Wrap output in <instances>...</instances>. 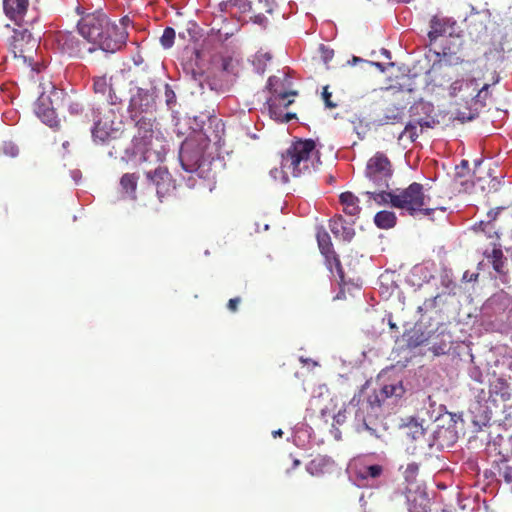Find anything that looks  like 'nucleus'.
Listing matches in <instances>:
<instances>
[{"mask_svg": "<svg viewBox=\"0 0 512 512\" xmlns=\"http://www.w3.org/2000/svg\"><path fill=\"white\" fill-rule=\"evenodd\" d=\"M80 35L91 46L85 50L89 53L101 49L114 53L126 42L127 32L123 26L110 22L106 14L96 11L81 17L77 23Z\"/></svg>", "mask_w": 512, "mask_h": 512, "instance_id": "nucleus-1", "label": "nucleus"}, {"mask_svg": "<svg viewBox=\"0 0 512 512\" xmlns=\"http://www.w3.org/2000/svg\"><path fill=\"white\" fill-rule=\"evenodd\" d=\"M375 203L378 205H391L405 211L410 216L418 214L430 215L436 210L444 212L446 208L436 203L425 193L424 186L413 182L408 187L390 192L377 193Z\"/></svg>", "mask_w": 512, "mask_h": 512, "instance_id": "nucleus-2", "label": "nucleus"}, {"mask_svg": "<svg viewBox=\"0 0 512 512\" xmlns=\"http://www.w3.org/2000/svg\"><path fill=\"white\" fill-rule=\"evenodd\" d=\"M472 368L470 369V376L473 380L483 383L485 378H488V389H479L476 398L479 403H484L487 408L490 405L497 407L499 403H505L511 399V387L507 379L502 376H497L495 373L490 375L489 362L484 363V354L478 356L470 354Z\"/></svg>", "mask_w": 512, "mask_h": 512, "instance_id": "nucleus-3", "label": "nucleus"}, {"mask_svg": "<svg viewBox=\"0 0 512 512\" xmlns=\"http://www.w3.org/2000/svg\"><path fill=\"white\" fill-rule=\"evenodd\" d=\"M319 162L316 144L312 139H298L282 155L281 170L283 178L300 177L311 174Z\"/></svg>", "mask_w": 512, "mask_h": 512, "instance_id": "nucleus-4", "label": "nucleus"}, {"mask_svg": "<svg viewBox=\"0 0 512 512\" xmlns=\"http://www.w3.org/2000/svg\"><path fill=\"white\" fill-rule=\"evenodd\" d=\"M363 390L354 395L346 405V412L353 413L352 426L356 432L367 431L372 436H377V423L382 412V404L377 395L372 393L365 399H361Z\"/></svg>", "mask_w": 512, "mask_h": 512, "instance_id": "nucleus-5", "label": "nucleus"}, {"mask_svg": "<svg viewBox=\"0 0 512 512\" xmlns=\"http://www.w3.org/2000/svg\"><path fill=\"white\" fill-rule=\"evenodd\" d=\"M366 176L373 184L374 189L366 191L365 194L375 202L376 194L386 191L389 187L392 168L388 157L383 153L377 152L370 158L366 166Z\"/></svg>", "mask_w": 512, "mask_h": 512, "instance_id": "nucleus-6", "label": "nucleus"}, {"mask_svg": "<svg viewBox=\"0 0 512 512\" xmlns=\"http://www.w3.org/2000/svg\"><path fill=\"white\" fill-rule=\"evenodd\" d=\"M63 90L57 89L51 83L43 87V91L35 102V113L43 123L50 127L58 125L56 109L63 101Z\"/></svg>", "mask_w": 512, "mask_h": 512, "instance_id": "nucleus-7", "label": "nucleus"}, {"mask_svg": "<svg viewBox=\"0 0 512 512\" xmlns=\"http://www.w3.org/2000/svg\"><path fill=\"white\" fill-rule=\"evenodd\" d=\"M38 47L37 40L27 30H14L9 42V48L15 58H21L31 64Z\"/></svg>", "mask_w": 512, "mask_h": 512, "instance_id": "nucleus-8", "label": "nucleus"}, {"mask_svg": "<svg viewBox=\"0 0 512 512\" xmlns=\"http://www.w3.org/2000/svg\"><path fill=\"white\" fill-rule=\"evenodd\" d=\"M405 94L400 90H388L385 97L387 106L383 111V116L379 120L380 124H397L402 123L405 117L407 102Z\"/></svg>", "mask_w": 512, "mask_h": 512, "instance_id": "nucleus-9", "label": "nucleus"}, {"mask_svg": "<svg viewBox=\"0 0 512 512\" xmlns=\"http://www.w3.org/2000/svg\"><path fill=\"white\" fill-rule=\"evenodd\" d=\"M51 44L61 53L71 57H82L86 43L70 31H55L49 36Z\"/></svg>", "mask_w": 512, "mask_h": 512, "instance_id": "nucleus-10", "label": "nucleus"}, {"mask_svg": "<svg viewBox=\"0 0 512 512\" xmlns=\"http://www.w3.org/2000/svg\"><path fill=\"white\" fill-rule=\"evenodd\" d=\"M146 178L155 187L160 201L169 196L176 188L175 180L164 166H158L154 171L146 172Z\"/></svg>", "mask_w": 512, "mask_h": 512, "instance_id": "nucleus-11", "label": "nucleus"}, {"mask_svg": "<svg viewBox=\"0 0 512 512\" xmlns=\"http://www.w3.org/2000/svg\"><path fill=\"white\" fill-rule=\"evenodd\" d=\"M155 104L154 92L143 88H137L132 94L128 106V112L132 120L152 111Z\"/></svg>", "mask_w": 512, "mask_h": 512, "instance_id": "nucleus-12", "label": "nucleus"}, {"mask_svg": "<svg viewBox=\"0 0 512 512\" xmlns=\"http://www.w3.org/2000/svg\"><path fill=\"white\" fill-rule=\"evenodd\" d=\"M407 389L402 379H391L387 383H383L379 390H374L373 395H377L380 403L383 405L385 401L390 400L396 403L403 398Z\"/></svg>", "mask_w": 512, "mask_h": 512, "instance_id": "nucleus-13", "label": "nucleus"}, {"mask_svg": "<svg viewBox=\"0 0 512 512\" xmlns=\"http://www.w3.org/2000/svg\"><path fill=\"white\" fill-rule=\"evenodd\" d=\"M135 121L136 132L133 135V145L136 149H143L150 144L153 138L152 119L147 116L138 117Z\"/></svg>", "mask_w": 512, "mask_h": 512, "instance_id": "nucleus-14", "label": "nucleus"}, {"mask_svg": "<svg viewBox=\"0 0 512 512\" xmlns=\"http://www.w3.org/2000/svg\"><path fill=\"white\" fill-rule=\"evenodd\" d=\"M278 81L279 79L276 76L269 77L267 81V88L272 93V97H270L267 101L269 113H274L275 108H280L281 106L287 108L294 102L293 99L287 100V98L291 95H296V92H286L278 90V88L276 87Z\"/></svg>", "mask_w": 512, "mask_h": 512, "instance_id": "nucleus-15", "label": "nucleus"}, {"mask_svg": "<svg viewBox=\"0 0 512 512\" xmlns=\"http://www.w3.org/2000/svg\"><path fill=\"white\" fill-rule=\"evenodd\" d=\"M179 157L182 167L186 171L196 173L198 176L202 177L205 161L203 160L200 150L189 151L187 148H182Z\"/></svg>", "mask_w": 512, "mask_h": 512, "instance_id": "nucleus-16", "label": "nucleus"}, {"mask_svg": "<svg viewBox=\"0 0 512 512\" xmlns=\"http://www.w3.org/2000/svg\"><path fill=\"white\" fill-rule=\"evenodd\" d=\"M436 121L430 115H426L425 117L414 118L410 120L404 130L399 135L398 139L401 140L404 137L408 138L411 142L416 141L419 136L418 128L422 131L424 128H432L435 125Z\"/></svg>", "mask_w": 512, "mask_h": 512, "instance_id": "nucleus-17", "label": "nucleus"}, {"mask_svg": "<svg viewBox=\"0 0 512 512\" xmlns=\"http://www.w3.org/2000/svg\"><path fill=\"white\" fill-rule=\"evenodd\" d=\"M455 25V21L434 16L430 21V30L428 32L430 42L442 36H453L455 33Z\"/></svg>", "mask_w": 512, "mask_h": 512, "instance_id": "nucleus-18", "label": "nucleus"}, {"mask_svg": "<svg viewBox=\"0 0 512 512\" xmlns=\"http://www.w3.org/2000/svg\"><path fill=\"white\" fill-rule=\"evenodd\" d=\"M429 337L430 334L425 330L423 324L416 323L403 333L402 340L406 343L407 348L412 349L427 342Z\"/></svg>", "mask_w": 512, "mask_h": 512, "instance_id": "nucleus-19", "label": "nucleus"}, {"mask_svg": "<svg viewBox=\"0 0 512 512\" xmlns=\"http://www.w3.org/2000/svg\"><path fill=\"white\" fill-rule=\"evenodd\" d=\"M28 0H4L3 9L6 16L20 25L27 12Z\"/></svg>", "mask_w": 512, "mask_h": 512, "instance_id": "nucleus-20", "label": "nucleus"}, {"mask_svg": "<svg viewBox=\"0 0 512 512\" xmlns=\"http://www.w3.org/2000/svg\"><path fill=\"white\" fill-rule=\"evenodd\" d=\"M409 512L430 511V498L425 491L409 492L407 495Z\"/></svg>", "mask_w": 512, "mask_h": 512, "instance_id": "nucleus-21", "label": "nucleus"}, {"mask_svg": "<svg viewBox=\"0 0 512 512\" xmlns=\"http://www.w3.org/2000/svg\"><path fill=\"white\" fill-rule=\"evenodd\" d=\"M113 125V121L109 120L108 117L105 119H98L92 129V135L94 139H98L99 141L104 142L108 138L112 137L113 133L117 130Z\"/></svg>", "mask_w": 512, "mask_h": 512, "instance_id": "nucleus-22", "label": "nucleus"}, {"mask_svg": "<svg viewBox=\"0 0 512 512\" xmlns=\"http://www.w3.org/2000/svg\"><path fill=\"white\" fill-rule=\"evenodd\" d=\"M339 201L343 206V212L346 215L357 217L361 212L359 206V198L350 191H346L340 194Z\"/></svg>", "mask_w": 512, "mask_h": 512, "instance_id": "nucleus-23", "label": "nucleus"}, {"mask_svg": "<svg viewBox=\"0 0 512 512\" xmlns=\"http://www.w3.org/2000/svg\"><path fill=\"white\" fill-rule=\"evenodd\" d=\"M484 256L488 259V261L492 264L494 270L502 274L504 272V264L506 258L504 257L503 251L501 249V245L494 244L491 252L485 251Z\"/></svg>", "mask_w": 512, "mask_h": 512, "instance_id": "nucleus-24", "label": "nucleus"}, {"mask_svg": "<svg viewBox=\"0 0 512 512\" xmlns=\"http://www.w3.org/2000/svg\"><path fill=\"white\" fill-rule=\"evenodd\" d=\"M220 10L226 13H233L237 9L240 13H246L251 9L249 0H227L219 4Z\"/></svg>", "mask_w": 512, "mask_h": 512, "instance_id": "nucleus-25", "label": "nucleus"}, {"mask_svg": "<svg viewBox=\"0 0 512 512\" xmlns=\"http://www.w3.org/2000/svg\"><path fill=\"white\" fill-rule=\"evenodd\" d=\"M397 217L392 211H379L374 217L376 226L380 229H390L396 225Z\"/></svg>", "mask_w": 512, "mask_h": 512, "instance_id": "nucleus-26", "label": "nucleus"}, {"mask_svg": "<svg viewBox=\"0 0 512 512\" xmlns=\"http://www.w3.org/2000/svg\"><path fill=\"white\" fill-rule=\"evenodd\" d=\"M384 468L382 465L374 464V465H367L360 467L356 475L359 479L367 480L369 478L371 479H377L383 474Z\"/></svg>", "mask_w": 512, "mask_h": 512, "instance_id": "nucleus-27", "label": "nucleus"}, {"mask_svg": "<svg viewBox=\"0 0 512 512\" xmlns=\"http://www.w3.org/2000/svg\"><path fill=\"white\" fill-rule=\"evenodd\" d=\"M317 242L322 254H328L332 258H334V249L333 244L331 242V237L327 231L321 229L317 232Z\"/></svg>", "mask_w": 512, "mask_h": 512, "instance_id": "nucleus-28", "label": "nucleus"}, {"mask_svg": "<svg viewBox=\"0 0 512 512\" xmlns=\"http://www.w3.org/2000/svg\"><path fill=\"white\" fill-rule=\"evenodd\" d=\"M138 180L139 176L136 173H125L120 179L123 190L132 195L133 198H135Z\"/></svg>", "mask_w": 512, "mask_h": 512, "instance_id": "nucleus-29", "label": "nucleus"}, {"mask_svg": "<svg viewBox=\"0 0 512 512\" xmlns=\"http://www.w3.org/2000/svg\"><path fill=\"white\" fill-rule=\"evenodd\" d=\"M322 255L325 257L326 264H327L328 268L332 271V268L335 267L338 275L343 280L344 272H343V268H342V265H341L338 255L335 252H334V258H332L328 254H322Z\"/></svg>", "mask_w": 512, "mask_h": 512, "instance_id": "nucleus-30", "label": "nucleus"}, {"mask_svg": "<svg viewBox=\"0 0 512 512\" xmlns=\"http://www.w3.org/2000/svg\"><path fill=\"white\" fill-rule=\"evenodd\" d=\"M175 30L172 27H166L160 38V43L164 48H170L174 44Z\"/></svg>", "mask_w": 512, "mask_h": 512, "instance_id": "nucleus-31", "label": "nucleus"}, {"mask_svg": "<svg viewBox=\"0 0 512 512\" xmlns=\"http://www.w3.org/2000/svg\"><path fill=\"white\" fill-rule=\"evenodd\" d=\"M93 89L95 93L105 94L108 91H111V87L107 81L106 77H97L94 79Z\"/></svg>", "mask_w": 512, "mask_h": 512, "instance_id": "nucleus-32", "label": "nucleus"}, {"mask_svg": "<svg viewBox=\"0 0 512 512\" xmlns=\"http://www.w3.org/2000/svg\"><path fill=\"white\" fill-rule=\"evenodd\" d=\"M344 223L345 221L342 215H336L330 220L329 226L335 236H339L341 234L342 229L345 227Z\"/></svg>", "mask_w": 512, "mask_h": 512, "instance_id": "nucleus-33", "label": "nucleus"}, {"mask_svg": "<svg viewBox=\"0 0 512 512\" xmlns=\"http://www.w3.org/2000/svg\"><path fill=\"white\" fill-rule=\"evenodd\" d=\"M501 210H503V207H497L495 209H491L487 213L488 221L487 222L481 221L480 224H479V226L481 227L482 231L486 232V228L489 227L491 222L496 220V218H497V216H498V214L500 213Z\"/></svg>", "mask_w": 512, "mask_h": 512, "instance_id": "nucleus-34", "label": "nucleus"}, {"mask_svg": "<svg viewBox=\"0 0 512 512\" xmlns=\"http://www.w3.org/2000/svg\"><path fill=\"white\" fill-rule=\"evenodd\" d=\"M348 418L353 420V413L346 412V406L340 410L333 418V426L334 425H343Z\"/></svg>", "mask_w": 512, "mask_h": 512, "instance_id": "nucleus-35", "label": "nucleus"}, {"mask_svg": "<svg viewBox=\"0 0 512 512\" xmlns=\"http://www.w3.org/2000/svg\"><path fill=\"white\" fill-rule=\"evenodd\" d=\"M237 62L232 57H224L222 59V69L225 72L235 74Z\"/></svg>", "mask_w": 512, "mask_h": 512, "instance_id": "nucleus-36", "label": "nucleus"}, {"mask_svg": "<svg viewBox=\"0 0 512 512\" xmlns=\"http://www.w3.org/2000/svg\"><path fill=\"white\" fill-rule=\"evenodd\" d=\"M278 109L279 108H275V112L274 113H270V115L277 121H280V122H283V123H286V122H289L290 120L296 118V114L294 113H285V114H282V112H278Z\"/></svg>", "mask_w": 512, "mask_h": 512, "instance_id": "nucleus-37", "label": "nucleus"}, {"mask_svg": "<svg viewBox=\"0 0 512 512\" xmlns=\"http://www.w3.org/2000/svg\"><path fill=\"white\" fill-rule=\"evenodd\" d=\"M331 97H332V94H331V92H329L328 86H325L323 88L322 98L324 100L325 106L329 109H333V108L337 107V104L332 102Z\"/></svg>", "mask_w": 512, "mask_h": 512, "instance_id": "nucleus-38", "label": "nucleus"}, {"mask_svg": "<svg viewBox=\"0 0 512 512\" xmlns=\"http://www.w3.org/2000/svg\"><path fill=\"white\" fill-rule=\"evenodd\" d=\"M468 21V28L471 29L472 27L471 26H474V30L475 32L477 33L476 36H478L479 34H481L482 32H485L486 31V26L483 24V22H478V23H474L472 20H467ZM469 34L471 36H473V31L472 30H469Z\"/></svg>", "mask_w": 512, "mask_h": 512, "instance_id": "nucleus-39", "label": "nucleus"}, {"mask_svg": "<svg viewBox=\"0 0 512 512\" xmlns=\"http://www.w3.org/2000/svg\"><path fill=\"white\" fill-rule=\"evenodd\" d=\"M4 153L15 157L18 154V148L13 143H5L3 146Z\"/></svg>", "mask_w": 512, "mask_h": 512, "instance_id": "nucleus-40", "label": "nucleus"}, {"mask_svg": "<svg viewBox=\"0 0 512 512\" xmlns=\"http://www.w3.org/2000/svg\"><path fill=\"white\" fill-rule=\"evenodd\" d=\"M165 97H166L167 105H169V106L176 102V95H175L174 91L168 85H166Z\"/></svg>", "mask_w": 512, "mask_h": 512, "instance_id": "nucleus-41", "label": "nucleus"}, {"mask_svg": "<svg viewBox=\"0 0 512 512\" xmlns=\"http://www.w3.org/2000/svg\"><path fill=\"white\" fill-rule=\"evenodd\" d=\"M241 302V298L240 297H235V298H232L228 301L227 303V308L231 311V312H236L238 310V306Z\"/></svg>", "mask_w": 512, "mask_h": 512, "instance_id": "nucleus-42", "label": "nucleus"}, {"mask_svg": "<svg viewBox=\"0 0 512 512\" xmlns=\"http://www.w3.org/2000/svg\"><path fill=\"white\" fill-rule=\"evenodd\" d=\"M426 108H430V105H427V104L422 103V102L413 105L410 108L411 116L417 115L419 113V110H425Z\"/></svg>", "mask_w": 512, "mask_h": 512, "instance_id": "nucleus-43", "label": "nucleus"}, {"mask_svg": "<svg viewBox=\"0 0 512 512\" xmlns=\"http://www.w3.org/2000/svg\"><path fill=\"white\" fill-rule=\"evenodd\" d=\"M339 236H341L346 241H350L354 236V230L349 227H344Z\"/></svg>", "mask_w": 512, "mask_h": 512, "instance_id": "nucleus-44", "label": "nucleus"}, {"mask_svg": "<svg viewBox=\"0 0 512 512\" xmlns=\"http://www.w3.org/2000/svg\"><path fill=\"white\" fill-rule=\"evenodd\" d=\"M417 472H418V465L415 463H411V464H408L405 474H406V477L408 478L412 475L417 474Z\"/></svg>", "mask_w": 512, "mask_h": 512, "instance_id": "nucleus-45", "label": "nucleus"}, {"mask_svg": "<svg viewBox=\"0 0 512 512\" xmlns=\"http://www.w3.org/2000/svg\"><path fill=\"white\" fill-rule=\"evenodd\" d=\"M217 33L219 35L220 39L227 40L230 36L233 35V30H224L222 31V28L217 29Z\"/></svg>", "mask_w": 512, "mask_h": 512, "instance_id": "nucleus-46", "label": "nucleus"}, {"mask_svg": "<svg viewBox=\"0 0 512 512\" xmlns=\"http://www.w3.org/2000/svg\"><path fill=\"white\" fill-rule=\"evenodd\" d=\"M489 88L488 84H485L477 93L476 97L478 98H485L487 95V90Z\"/></svg>", "mask_w": 512, "mask_h": 512, "instance_id": "nucleus-47", "label": "nucleus"}, {"mask_svg": "<svg viewBox=\"0 0 512 512\" xmlns=\"http://www.w3.org/2000/svg\"><path fill=\"white\" fill-rule=\"evenodd\" d=\"M300 361L304 364H311L313 367L317 365L316 361H313L309 358H304L303 356L300 357Z\"/></svg>", "mask_w": 512, "mask_h": 512, "instance_id": "nucleus-48", "label": "nucleus"}, {"mask_svg": "<svg viewBox=\"0 0 512 512\" xmlns=\"http://www.w3.org/2000/svg\"><path fill=\"white\" fill-rule=\"evenodd\" d=\"M506 443L508 445V451L512 455V436H509L506 440Z\"/></svg>", "mask_w": 512, "mask_h": 512, "instance_id": "nucleus-49", "label": "nucleus"}, {"mask_svg": "<svg viewBox=\"0 0 512 512\" xmlns=\"http://www.w3.org/2000/svg\"><path fill=\"white\" fill-rule=\"evenodd\" d=\"M507 356V365L509 369L512 371V354H508Z\"/></svg>", "mask_w": 512, "mask_h": 512, "instance_id": "nucleus-50", "label": "nucleus"}, {"mask_svg": "<svg viewBox=\"0 0 512 512\" xmlns=\"http://www.w3.org/2000/svg\"><path fill=\"white\" fill-rule=\"evenodd\" d=\"M261 57L265 58L266 60H270L271 59V55L268 54V53H265L263 55H261ZM260 62V56L257 58V63Z\"/></svg>", "mask_w": 512, "mask_h": 512, "instance_id": "nucleus-51", "label": "nucleus"}, {"mask_svg": "<svg viewBox=\"0 0 512 512\" xmlns=\"http://www.w3.org/2000/svg\"><path fill=\"white\" fill-rule=\"evenodd\" d=\"M272 434L274 437H278V436L280 437L283 435V431L281 429H278V430L273 431Z\"/></svg>", "mask_w": 512, "mask_h": 512, "instance_id": "nucleus-52", "label": "nucleus"}, {"mask_svg": "<svg viewBox=\"0 0 512 512\" xmlns=\"http://www.w3.org/2000/svg\"><path fill=\"white\" fill-rule=\"evenodd\" d=\"M389 326H390V328H391V329H395V330H397V326H396V324H395L394 322H392V320H391V319H389Z\"/></svg>", "mask_w": 512, "mask_h": 512, "instance_id": "nucleus-53", "label": "nucleus"}, {"mask_svg": "<svg viewBox=\"0 0 512 512\" xmlns=\"http://www.w3.org/2000/svg\"><path fill=\"white\" fill-rule=\"evenodd\" d=\"M298 465H300V461L298 459H295L293 462V466L297 467Z\"/></svg>", "mask_w": 512, "mask_h": 512, "instance_id": "nucleus-54", "label": "nucleus"}, {"mask_svg": "<svg viewBox=\"0 0 512 512\" xmlns=\"http://www.w3.org/2000/svg\"><path fill=\"white\" fill-rule=\"evenodd\" d=\"M456 85H457V82H454V83H453V86H452V87H453V89H456Z\"/></svg>", "mask_w": 512, "mask_h": 512, "instance_id": "nucleus-55", "label": "nucleus"}]
</instances>
